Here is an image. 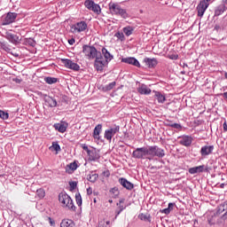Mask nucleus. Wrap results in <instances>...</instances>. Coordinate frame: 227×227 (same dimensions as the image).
I'll list each match as a JSON object with an SVG mask.
<instances>
[{"label": "nucleus", "mask_w": 227, "mask_h": 227, "mask_svg": "<svg viewBox=\"0 0 227 227\" xmlns=\"http://www.w3.org/2000/svg\"><path fill=\"white\" fill-rule=\"evenodd\" d=\"M214 152V145H204L200 149L201 157H208V155H212Z\"/></svg>", "instance_id": "nucleus-13"}, {"label": "nucleus", "mask_w": 227, "mask_h": 227, "mask_svg": "<svg viewBox=\"0 0 227 227\" xmlns=\"http://www.w3.org/2000/svg\"><path fill=\"white\" fill-rule=\"evenodd\" d=\"M36 195L40 200H43V198H45V191L43 189H38L36 191Z\"/></svg>", "instance_id": "nucleus-39"}, {"label": "nucleus", "mask_w": 227, "mask_h": 227, "mask_svg": "<svg viewBox=\"0 0 227 227\" xmlns=\"http://www.w3.org/2000/svg\"><path fill=\"white\" fill-rule=\"evenodd\" d=\"M82 52L88 59H95L94 67L98 72H102V70H104V64L106 62L104 61L102 53L97 51V48L84 44L82 46Z\"/></svg>", "instance_id": "nucleus-1"}, {"label": "nucleus", "mask_w": 227, "mask_h": 227, "mask_svg": "<svg viewBox=\"0 0 227 227\" xmlns=\"http://www.w3.org/2000/svg\"><path fill=\"white\" fill-rule=\"evenodd\" d=\"M115 214H116V215H115L114 219H117V217L119 216V215L121 214V211L120 209H119V210H116V211H115Z\"/></svg>", "instance_id": "nucleus-53"}, {"label": "nucleus", "mask_w": 227, "mask_h": 227, "mask_svg": "<svg viewBox=\"0 0 227 227\" xmlns=\"http://www.w3.org/2000/svg\"><path fill=\"white\" fill-rule=\"evenodd\" d=\"M114 86H116V82H112L109 84L104 86L102 88L103 91H111V90H113V88H114Z\"/></svg>", "instance_id": "nucleus-34"}, {"label": "nucleus", "mask_w": 227, "mask_h": 227, "mask_svg": "<svg viewBox=\"0 0 227 227\" xmlns=\"http://www.w3.org/2000/svg\"><path fill=\"white\" fill-rule=\"evenodd\" d=\"M222 221H227V211L221 216Z\"/></svg>", "instance_id": "nucleus-49"}, {"label": "nucleus", "mask_w": 227, "mask_h": 227, "mask_svg": "<svg viewBox=\"0 0 227 227\" xmlns=\"http://www.w3.org/2000/svg\"><path fill=\"white\" fill-rule=\"evenodd\" d=\"M210 171H212V168L204 165L203 172H205V173H210Z\"/></svg>", "instance_id": "nucleus-47"}, {"label": "nucleus", "mask_w": 227, "mask_h": 227, "mask_svg": "<svg viewBox=\"0 0 227 227\" xmlns=\"http://www.w3.org/2000/svg\"><path fill=\"white\" fill-rule=\"evenodd\" d=\"M115 36H116V38H118L121 42L125 41V35H123V33H121V32H117V33L115 34Z\"/></svg>", "instance_id": "nucleus-42"}, {"label": "nucleus", "mask_w": 227, "mask_h": 227, "mask_svg": "<svg viewBox=\"0 0 227 227\" xmlns=\"http://www.w3.org/2000/svg\"><path fill=\"white\" fill-rule=\"evenodd\" d=\"M48 221H49L51 226H54L56 224V222L51 217H48Z\"/></svg>", "instance_id": "nucleus-48"}, {"label": "nucleus", "mask_w": 227, "mask_h": 227, "mask_svg": "<svg viewBox=\"0 0 227 227\" xmlns=\"http://www.w3.org/2000/svg\"><path fill=\"white\" fill-rule=\"evenodd\" d=\"M176 204L173 202L168 203V207L167 208L162 209L160 212L161 214H166V215H168V214H171V211L175 208Z\"/></svg>", "instance_id": "nucleus-29"}, {"label": "nucleus", "mask_w": 227, "mask_h": 227, "mask_svg": "<svg viewBox=\"0 0 227 227\" xmlns=\"http://www.w3.org/2000/svg\"><path fill=\"white\" fill-rule=\"evenodd\" d=\"M88 29V23L86 21H80L70 27V33H82Z\"/></svg>", "instance_id": "nucleus-7"}, {"label": "nucleus", "mask_w": 227, "mask_h": 227, "mask_svg": "<svg viewBox=\"0 0 227 227\" xmlns=\"http://www.w3.org/2000/svg\"><path fill=\"white\" fill-rule=\"evenodd\" d=\"M146 155H150V147H138L132 153L134 159H145Z\"/></svg>", "instance_id": "nucleus-4"}, {"label": "nucleus", "mask_w": 227, "mask_h": 227, "mask_svg": "<svg viewBox=\"0 0 227 227\" xmlns=\"http://www.w3.org/2000/svg\"><path fill=\"white\" fill-rule=\"evenodd\" d=\"M53 127L55 130H59V132H61V134H63L67 132V129L68 128V123L65 121H61L59 123H55Z\"/></svg>", "instance_id": "nucleus-17"}, {"label": "nucleus", "mask_w": 227, "mask_h": 227, "mask_svg": "<svg viewBox=\"0 0 227 227\" xmlns=\"http://www.w3.org/2000/svg\"><path fill=\"white\" fill-rule=\"evenodd\" d=\"M117 132H120V126H115L114 128H110L105 131V139L111 141L113 137H114Z\"/></svg>", "instance_id": "nucleus-9"}, {"label": "nucleus", "mask_w": 227, "mask_h": 227, "mask_svg": "<svg viewBox=\"0 0 227 227\" xmlns=\"http://www.w3.org/2000/svg\"><path fill=\"white\" fill-rule=\"evenodd\" d=\"M59 201L63 205V207H67L69 210L75 212V205H74V200H72V198H70L68 194L60 192L59 194Z\"/></svg>", "instance_id": "nucleus-3"}, {"label": "nucleus", "mask_w": 227, "mask_h": 227, "mask_svg": "<svg viewBox=\"0 0 227 227\" xmlns=\"http://www.w3.org/2000/svg\"><path fill=\"white\" fill-rule=\"evenodd\" d=\"M205 169V165H200L198 167H193L189 168L190 175H196V173H203V170Z\"/></svg>", "instance_id": "nucleus-25"}, {"label": "nucleus", "mask_w": 227, "mask_h": 227, "mask_svg": "<svg viewBox=\"0 0 227 227\" xmlns=\"http://www.w3.org/2000/svg\"><path fill=\"white\" fill-rule=\"evenodd\" d=\"M82 150H84L85 152H87V154H88V152H91V150H90L89 148H88V145H86V144H82Z\"/></svg>", "instance_id": "nucleus-46"}, {"label": "nucleus", "mask_w": 227, "mask_h": 227, "mask_svg": "<svg viewBox=\"0 0 227 227\" xmlns=\"http://www.w3.org/2000/svg\"><path fill=\"white\" fill-rule=\"evenodd\" d=\"M208 4L205 0L200 2L197 6L198 17H203L205 15V12H207V8H208Z\"/></svg>", "instance_id": "nucleus-12"}, {"label": "nucleus", "mask_w": 227, "mask_h": 227, "mask_svg": "<svg viewBox=\"0 0 227 227\" xmlns=\"http://www.w3.org/2000/svg\"><path fill=\"white\" fill-rule=\"evenodd\" d=\"M5 38L14 45H17V43H19V42L20 41L19 35L8 32L5 34Z\"/></svg>", "instance_id": "nucleus-18"}, {"label": "nucleus", "mask_w": 227, "mask_h": 227, "mask_svg": "<svg viewBox=\"0 0 227 227\" xmlns=\"http://www.w3.org/2000/svg\"><path fill=\"white\" fill-rule=\"evenodd\" d=\"M122 31L126 35V36H130V35H132V33H134V27L128 26V27H123Z\"/></svg>", "instance_id": "nucleus-33"}, {"label": "nucleus", "mask_w": 227, "mask_h": 227, "mask_svg": "<svg viewBox=\"0 0 227 227\" xmlns=\"http://www.w3.org/2000/svg\"><path fill=\"white\" fill-rule=\"evenodd\" d=\"M121 203H125V199H121L119 200V203H117V207H118V205H121Z\"/></svg>", "instance_id": "nucleus-56"}, {"label": "nucleus", "mask_w": 227, "mask_h": 227, "mask_svg": "<svg viewBox=\"0 0 227 227\" xmlns=\"http://www.w3.org/2000/svg\"><path fill=\"white\" fill-rule=\"evenodd\" d=\"M60 227H75V223L70 219H64L60 223Z\"/></svg>", "instance_id": "nucleus-28"}, {"label": "nucleus", "mask_w": 227, "mask_h": 227, "mask_svg": "<svg viewBox=\"0 0 227 227\" xmlns=\"http://www.w3.org/2000/svg\"><path fill=\"white\" fill-rule=\"evenodd\" d=\"M227 11V0H223L222 4H219L215 9V17H219L223 15V12Z\"/></svg>", "instance_id": "nucleus-10"}, {"label": "nucleus", "mask_w": 227, "mask_h": 227, "mask_svg": "<svg viewBox=\"0 0 227 227\" xmlns=\"http://www.w3.org/2000/svg\"><path fill=\"white\" fill-rule=\"evenodd\" d=\"M106 224L107 226H109V225L111 224V222H110V221H106Z\"/></svg>", "instance_id": "nucleus-60"}, {"label": "nucleus", "mask_w": 227, "mask_h": 227, "mask_svg": "<svg viewBox=\"0 0 227 227\" xmlns=\"http://www.w3.org/2000/svg\"><path fill=\"white\" fill-rule=\"evenodd\" d=\"M68 43H69V45H74V43H75V39L74 38L69 39Z\"/></svg>", "instance_id": "nucleus-51"}, {"label": "nucleus", "mask_w": 227, "mask_h": 227, "mask_svg": "<svg viewBox=\"0 0 227 227\" xmlns=\"http://www.w3.org/2000/svg\"><path fill=\"white\" fill-rule=\"evenodd\" d=\"M169 59H175V60H176V59H178V55H170V56H169Z\"/></svg>", "instance_id": "nucleus-52"}, {"label": "nucleus", "mask_w": 227, "mask_h": 227, "mask_svg": "<svg viewBox=\"0 0 227 227\" xmlns=\"http://www.w3.org/2000/svg\"><path fill=\"white\" fill-rule=\"evenodd\" d=\"M144 63H145V65H146V67H148V68H155V67H157L159 61H157V59L145 58V59H144Z\"/></svg>", "instance_id": "nucleus-20"}, {"label": "nucleus", "mask_w": 227, "mask_h": 227, "mask_svg": "<svg viewBox=\"0 0 227 227\" xmlns=\"http://www.w3.org/2000/svg\"><path fill=\"white\" fill-rule=\"evenodd\" d=\"M222 96L223 97V98H224L225 100H227V92H223V93L222 94Z\"/></svg>", "instance_id": "nucleus-58"}, {"label": "nucleus", "mask_w": 227, "mask_h": 227, "mask_svg": "<svg viewBox=\"0 0 227 227\" xmlns=\"http://www.w3.org/2000/svg\"><path fill=\"white\" fill-rule=\"evenodd\" d=\"M149 155H151V157H159V159H162L166 156V153L164 149L157 145H152L149 146Z\"/></svg>", "instance_id": "nucleus-6"}, {"label": "nucleus", "mask_w": 227, "mask_h": 227, "mask_svg": "<svg viewBox=\"0 0 227 227\" xmlns=\"http://www.w3.org/2000/svg\"><path fill=\"white\" fill-rule=\"evenodd\" d=\"M0 118L2 120H8V118H10V114L7 112L0 110Z\"/></svg>", "instance_id": "nucleus-41"}, {"label": "nucleus", "mask_w": 227, "mask_h": 227, "mask_svg": "<svg viewBox=\"0 0 227 227\" xmlns=\"http://www.w3.org/2000/svg\"><path fill=\"white\" fill-rule=\"evenodd\" d=\"M44 100L46 104H48L49 107H58V101L56 98L48 96L44 98Z\"/></svg>", "instance_id": "nucleus-24"}, {"label": "nucleus", "mask_w": 227, "mask_h": 227, "mask_svg": "<svg viewBox=\"0 0 227 227\" xmlns=\"http://www.w3.org/2000/svg\"><path fill=\"white\" fill-rule=\"evenodd\" d=\"M171 128H172V129H176L177 130H180V129H182V125H181V124H178V123H176V122H175V123H173V124L171 125Z\"/></svg>", "instance_id": "nucleus-44"}, {"label": "nucleus", "mask_w": 227, "mask_h": 227, "mask_svg": "<svg viewBox=\"0 0 227 227\" xmlns=\"http://www.w3.org/2000/svg\"><path fill=\"white\" fill-rule=\"evenodd\" d=\"M92 192H92L91 188H88V189H87V194L90 195V194H92Z\"/></svg>", "instance_id": "nucleus-57"}, {"label": "nucleus", "mask_w": 227, "mask_h": 227, "mask_svg": "<svg viewBox=\"0 0 227 227\" xmlns=\"http://www.w3.org/2000/svg\"><path fill=\"white\" fill-rule=\"evenodd\" d=\"M225 210H227V202H223V204H221L220 206H218L217 207V211H216V215H220V214H223V212H224Z\"/></svg>", "instance_id": "nucleus-30"}, {"label": "nucleus", "mask_w": 227, "mask_h": 227, "mask_svg": "<svg viewBox=\"0 0 227 227\" xmlns=\"http://www.w3.org/2000/svg\"><path fill=\"white\" fill-rule=\"evenodd\" d=\"M183 67H184V68H185V67L187 68V67H189V66L187 64H184Z\"/></svg>", "instance_id": "nucleus-62"}, {"label": "nucleus", "mask_w": 227, "mask_h": 227, "mask_svg": "<svg viewBox=\"0 0 227 227\" xmlns=\"http://www.w3.org/2000/svg\"><path fill=\"white\" fill-rule=\"evenodd\" d=\"M119 184H121L122 187H124V189H127L128 191H132V189H134V184L130 183L124 177L119 178Z\"/></svg>", "instance_id": "nucleus-15"}, {"label": "nucleus", "mask_w": 227, "mask_h": 227, "mask_svg": "<svg viewBox=\"0 0 227 227\" xmlns=\"http://www.w3.org/2000/svg\"><path fill=\"white\" fill-rule=\"evenodd\" d=\"M77 168V161H74L66 166V173H67L68 175H72V173H74V171H75Z\"/></svg>", "instance_id": "nucleus-23"}, {"label": "nucleus", "mask_w": 227, "mask_h": 227, "mask_svg": "<svg viewBox=\"0 0 227 227\" xmlns=\"http://www.w3.org/2000/svg\"><path fill=\"white\" fill-rule=\"evenodd\" d=\"M50 150H54L55 152H61V146H59V144L53 142L52 146L50 147Z\"/></svg>", "instance_id": "nucleus-37"}, {"label": "nucleus", "mask_w": 227, "mask_h": 227, "mask_svg": "<svg viewBox=\"0 0 227 227\" xmlns=\"http://www.w3.org/2000/svg\"><path fill=\"white\" fill-rule=\"evenodd\" d=\"M171 125H173V122L171 121H166V126L167 127H171Z\"/></svg>", "instance_id": "nucleus-55"}, {"label": "nucleus", "mask_w": 227, "mask_h": 227, "mask_svg": "<svg viewBox=\"0 0 227 227\" xmlns=\"http://www.w3.org/2000/svg\"><path fill=\"white\" fill-rule=\"evenodd\" d=\"M180 145H182L183 146H191V145H192V137H189V136H183L180 137Z\"/></svg>", "instance_id": "nucleus-21"}, {"label": "nucleus", "mask_w": 227, "mask_h": 227, "mask_svg": "<svg viewBox=\"0 0 227 227\" xmlns=\"http://www.w3.org/2000/svg\"><path fill=\"white\" fill-rule=\"evenodd\" d=\"M110 192H112V194H115V196H118V194H120V192H118V188L114 187L110 190Z\"/></svg>", "instance_id": "nucleus-45"}, {"label": "nucleus", "mask_w": 227, "mask_h": 227, "mask_svg": "<svg viewBox=\"0 0 227 227\" xmlns=\"http://www.w3.org/2000/svg\"><path fill=\"white\" fill-rule=\"evenodd\" d=\"M138 217L141 221H145L146 223H152V216L150 215H145L142 213L138 215Z\"/></svg>", "instance_id": "nucleus-32"}, {"label": "nucleus", "mask_w": 227, "mask_h": 227, "mask_svg": "<svg viewBox=\"0 0 227 227\" xmlns=\"http://www.w3.org/2000/svg\"><path fill=\"white\" fill-rule=\"evenodd\" d=\"M84 6L90 12L96 13V15H100L102 13V9L98 4H96L93 0H86L84 2Z\"/></svg>", "instance_id": "nucleus-5"}, {"label": "nucleus", "mask_w": 227, "mask_h": 227, "mask_svg": "<svg viewBox=\"0 0 227 227\" xmlns=\"http://www.w3.org/2000/svg\"><path fill=\"white\" fill-rule=\"evenodd\" d=\"M137 91L140 95H150V93H152V89L148 88L146 84H142L137 88Z\"/></svg>", "instance_id": "nucleus-22"}, {"label": "nucleus", "mask_w": 227, "mask_h": 227, "mask_svg": "<svg viewBox=\"0 0 227 227\" xmlns=\"http://www.w3.org/2000/svg\"><path fill=\"white\" fill-rule=\"evenodd\" d=\"M223 132H227V123H226V121L223 122Z\"/></svg>", "instance_id": "nucleus-54"}, {"label": "nucleus", "mask_w": 227, "mask_h": 227, "mask_svg": "<svg viewBox=\"0 0 227 227\" xmlns=\"http://www.w3.org/2000/svg\"><path fill=\"white\" fill-rule=\"evenodd\" d=\"M25 43L30 45V47H35V45H36V42L33 38L25 39Z\"/></svg>", "instance_id": "nucleus-36"}, {"label": "nucleus", "mask_w": 227, "mask_h": 227, "mask_svg": "<svg viewBox=\"0 0 227 227\" xmlns=\"http://www.w3.org/2000/svg\"><path fill=\"white\" fill-rule=\"evenodd\" d=\"M221 189H224V184H220Z\"/></svg>", "instance_id": "nucleus-61"}, {"label": "nucleus", "mask_w": 227, "mask_h": 227, "mask_svg": "<svg viewBox=\"0 0 227 227\" xmlns=\"http://www.w3.org/2000/svg\"><path fill=\"white\" fill-rule=\"evenodd\" d=\"M44 82L47 84H56V82H58V78L48 76L44 78Z\"/></svg>", "instance_id": "nucleus-35"}, {"label": "nucleus", "mask_w": 227, "mask_h": 227, "mask_svg": "<svg viewBox=\"0 0 227 227\" xmlns=\"http://www.w3.org/2000/svg\"><path fill=\"white\" fill-rule=\"evenodd\" d=\"M154 97L158 100L159 104H164L166 102V96L159 91L153 90Z\"/></svg>", "instance_id": "nucleus-27"}, {"label": "nucleus", "mask_w": 227, "mask_h": 227, "mask_svg": "<svg viewBox=\"0 0 227 227\" xmlns=\"http://www.w3.org/2000/svg\"><path fill=\"white\" fill-rule=\"evenodd\" d=\"M89 160H92L93 162L98 160L100 159V153L97 149L88 151Z\"/></svg>", "instance_id": "nucleus-19"}, {"label": "nucleus", "mask_w": 227, "mask_h": 227, "mask_svg": "<svg viewBox=\"0 0 227 227\" xmlns=\"http://www.w3.org/2000/svg\"><path fill=\"white\" fill-rule=\"evenodd\" d=\"M104 175H106V176L109 177L111 174L109 173V171H106V172H104Z\"/></svg>", "instance_id": "nucleus-59"}, {"label": "nucleus", "mask_w": 227, "mask_h": 227, "mask_svg": "<svg viewBox=\"0 0 227 227\" xmlns=\"http://www.w3.org/2000/svg\"><path fill=\"white\" fill-rule=\"evenodd\" d=\"M224 77H225V79H227V73L224 74Z\"/></svg>", "instance_id": "nucleus-64"}, {"label": "nucleus", "mask_w": 227, "mask_h": 227, "mask_svg": "<svg viewBox=\"0 0 227 227\" xmlns=\"http://www.w3.org/2000/svg\"><path fill=\"white\" fill-rule=\"evenodd\" d=\"M75 201L78 207H81L82 205V197H81V193L75 194Z\"/></svg>", "instance_id": "nucleus-40"}, {"label": "nucleus", "mask_w": 227, "mask_h": 227, "mask_svg": "<svg viewBox=\"0 0 227 227\" xmlns=\"http://www.w3.org/2000/svg\"><path fill=\"white\" fill-rule=\"evenodd\" d=\"M15 19H17V13L15 12H9L7 15L4 17L2 26H8L13 22H15Z\"/></svg>", "instance_id": "nucleus-11"}, {"label": "nucleus", "mask_w": 227, "mask_h": 227, "mask_svg": "<svg viewBox=\"0 0 227 227\" xmlns=\"http://www.w3.org/2000/svg\"><path fill=\"white\" fill-rule=\"evenodd\" d=\"M101 52L105 58L104 59V67L106 66L109 61H112V59L114 58L106 48H102Z\"/></svg>", "instance_id": "nucleus-16"}, {"label": "nucleus", "mask_w": 227, "mask_h": 227, "mask_svg": "<svg viewBox=\"0 0 227 227\" xmlns=\"http://www.w3.org/2000/svg\"><path fill=\"white\" fill-rule=\"evenodd\" d=\"M87 180L89 182H91L92 184H95L97 180H98V174H90L87 176Z\"/></svg>", "instance_id": "nucleus-31"}, {"label": "nucleus", "mask_w": 227, "mask_h": 227, "mask_svg": "<svg viewBox=\"0 0 227 227\" xmlns=\"http://www.w3.org/2000/svg\"><path fill=\"white\" fill-rule=\"evenodd\" d=\"M207 223L210 226H214V224H215V214L207 217Z\"/></svg>", "instance_id": "nucleus-38"}, {"label": "nucleus", "mask_w": 227, "mask_h": 227, "mask_svg": "<svg viewBox=\"0 0 227 227\" xmlns=\"http://www.w3.org/2000/svg\"><path fill=\"white\" fill-rule=\"evenodd\" d=\"M100 132H102V124H98L93 130V137L94 139H100Z\"/></svg>", "instance_id": "nucleus-26"}, {"label": "nucleus", "mask_w": 227, "mask_h": 227, "mask_svg": "<svg viewBox=\"0 0 227 227\" xmlns=\"http://www.w3.org/2000/svg\"><path fill=\"white\" fill-rule=\"evenodd\" d=\"M108 6L112 15H120V17L122 19H129V13H127V10L122 9L120 4L110 3Z\"/></svg>", "instance_id": "nucleus-2"}, {"label": "nucleus", "mask_w": 227, "mask_h": 227, "mask_svg": "<svg viewBox=\"0 0 227 227\" xmlns=\"http://www.w3.org/2000/svg\"><path fill=\"white\" fill-rule=\"evenodd\" d=\"M209 1H211V0H205V3H207L208 4Z\"/></svg>", "instance_id": "nucleus-63"}, {"label": "nucleus", "mask_w": 227, "mask_h": 227, "mask_svg": "<svg viewBox=\"0 0 227 227\" xmlns=\"http://www.w3.org/2000/svg\"><path fill=\"white\" fill-rule=\"evenodd\" d=\"M118 207H119V210H121V212H123V210H125V208H127V207H124L121 204H119Z\"/></svg>", "instance_id": "nucleus-50"}, {"label": "nucleus", "mask_w": 227, "mask_h": 227, "mask_svg": "<svg viewBox=\"0 0 227 227\" xmlns=\"http://www.w3.org/2000/svg\"><path fill=\"white\" fill-rule=\"evenodd\" d=\"M69 187H70V191H75V189H77V182L75 181L69 182Z\"/></svg>", "instance_id": "nucleus-43"}, {"label": "nucleus", "mask_w": 227, "mask_h": 227, "mask_svg": "<svg viewBox=\"0 0 227 227\" xmlns=\"http://www.w3.org/2000/svg\"><path fill=\"white\" fill-rule=\"evenodd\" d=\"M122 63H127L128 65H133L134 67H141L139 60L134 57L124 58L121 59Z\"/></svg>", "instance_id": "nucleus-14"}, {"label": "nucleus", "mask_w": 227, "mask_h": 227, "mask_svg": "<svg viewBox=\"0 0 227 227\" xmlns=\"http://www.w3.org/2000/svg\"><path fill=\"white\" fill-rule=\"evenodd\" d=\"M61 63L66 68H69V70H74V72H79V70H81V67L77 63L68 59H62Z\"/></svg>", "instance_id": "nucleus-8"}]
</instances>
